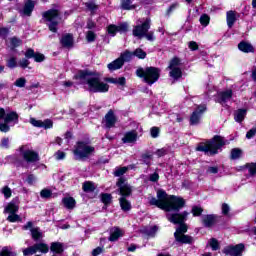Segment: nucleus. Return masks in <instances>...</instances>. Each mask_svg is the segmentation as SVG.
<instances>
[{"mask_svg":"<svg viewBox=\"0 0 256 256\" xmlns=\"http://www.w3.org/2000/svg\"><path fill=\"white\" fill-rule=\"evenodd\" d=\"M127 171H128L127 167L116 168L114 171V175L115 177H121V175H125Z\"/></svg>","mask_w":256,"mask_h":256,"instance_id":"09e8293b","label":"nucleus"},{"mask_svg":"<svg viewBox=\"0 0 256 256\" xmlns=\"http://www.w3.org/2000/svg\"><path fill=\"white\" fill-rule=\"evenodd\" d=\"M200 23H201V25H204L205 27H207V25H209V17L207 16V14H204L200 17Z\"/></svg>","mask_w":256,"mask_h":256,"instance_id":"bf43d9fd","label":"nucleus"},{"mask_svg":"<svg viewBox=\"0 0 256 256\" xmlns=\"http://www.w3.org/2000/svg\"><path fill=\"white\" fill-rule=\"evenodd\" d=\"M138 137H139V134L137 133V130H131L124 134V137L122 138V142L123 143H136Z\"/></svg>","mask_w":256,"mask_h":256,"instance_id":"aec40b11","label":"nucleus"},{"mask_svg":"<svg viewBox=\"0 0 256 256\" xmlns=\"http://www.w3.org/2000/svg\"><path fill=\"white\" fill-rule=\"evenodd\" d=\"M209 245L213 251H217L219 249V241L215 238L210 239Z\"/></svg>","mask_w":256,"mask_h":256,"instance_id":"864d4df0","label":"nucleus"},{"mask_svg":"<svg viewBox=\"0 0 256 256\" xmlns=\"http://www.w3.org/2000/svg\"><path fill=\"white\" fill-rule=\"evenodd\" d=\"M30 123L34 127H41L43 129H51V127H53V121L49 119L41 121V120H36L35 118H31Z\"/></svg>","mask_w":256,"mask_h":256,"instance_id":"a211bd4d","label":"nucleus"},{"mask_svg":"<svg viewBox=\"0 0 256 256\" xmlns=\"http://www.w3.org/2000/svg\"><path fill=\"white\" fill-rule=\"evenodd\" d=\"M136 75L137 77H140V79H144L145 83L148 85H153V83H157V81H159V77H161V70L156 67H140L136 70Z\"/></svg>","mask_w":256,"mask_h":256,"instance_id":"39448f33","label":"nucleus"},{"mask_svg":"<svg viewBox=\"0 0 256 256\" xmlns=\"http://www.w3.org/2000/svg\"><path fill=\"white\" fill-rule=\"evenodd\" d=\"M245 115H247V110L240 109L234 114V119L237 123H241L245 119Z\"/></svg>","mask_w":256,"mask_h":256,"instance_id":"7c9ffc66","label":"nucleus"},{"mask_svg":"<svg viewBox=\"0 0 256 256\" xmlns=\"http://www.w3.org/2000/svg\"><path fill=\"white\" fill-rule=\"evenodd\" d=\"M14 85L15 87L23 88L25 87V85H27V79H25V77H20L16 79V81L14 82Z\"/></svg>","mask_w":256,"mask_h":256,"instance_id":"a19ab883","label":"nucleus"},{"mask_svg":"<svg viewBox=\"0 0 256 256\" xmlns=\"http://www.w3.org/2000/svg\"><path fill=\"white\" fill-rule=\"evenodd\" d=\"M118 31L119 30H118L117 26H115V25L108 26V33H109V35H112V37H115V35L117 34Z\"/></svg>","mask_w":256,"mask_h":256,"instance_id":"5fc2aeb1","label":"nucleus"},{"mask_svg":"<svg viewBox=\"0 0 256 256\" xmlns=\"http://www.w3.org/2000/svg\"><path fill=\"white\" fill-rule=\"evenodd\" d=\"M238 49L239 51H242V53H255V47L247 41H241L238 44Z\"/></svg>","mask_w":256,"mask_h":256,"instance_id":"412c9836","label":"nucleus"},{"mask_svg":"<svg viewBox=\"0 0 256 256\" xmlns=\"http://www.w3.org/2000/svg\"><path fill=\"white\" fill-rule=\"evenodd\" d=\"M43 21L52 33H57V27L61 23V14L57 9H50L42 13Z\"/></svg>","mask_w":256,"mask_h":256,"instance_id":"423d86ee","label":"nucleus"},{"mask_svg":"<svg viewBox=\"0 0 256 256\" xmlns=\"http://www.w3.org/2000/svg\"><path fill=\"white\" fill-rule=\"evenodd\" d=\"M24 256L35 255L37 253L35 245L30 246L22 251Z\"/></svg>","mask_w":256,"mask_h":256,"instance_id":"ea45409f","label":"nucleus"},{"mask_svg":"<svg viewBox=\"0 0 256 256\" xmlns=\"http://www.w3.org/2000/svg\"><path fill=\"white\" fill-rule=\"evenodd\" d=\"M121 7L125 10V11H131L133 9H135V5H133V2L131 0H121Z\"/></svg>","mask_w":256,"mask_h":256,"instance_id":"f704fd0d","label":"nucleus"},{"mask_svg":"<svg viewBox=\"0 0 256 256\" xmlns=\"http://www.w3.org/2000/svg\"><path fill=\"white\" fill-rule=\"evenodd\" d=\"M4 120V123H0V131L2 133L9 132V123H19V114L15 111L6 112L4 108H0V121Z\"/></svg>","mask_w":256,"mask_h":256,"instance_id":"6e6552de","label":"nucleus"},{"mask_svg":"<svg viewBox=\"0 0 256 256\" xmlns=\"http://www.w3.org/2000/svg\"><path fill=\"white\" fill-rule=\"evenodd\" d=\"M35 181H37V178L35 177V175L30 174V175L27 177V183H28V185H33V184L35 183Z\"/></svg>","mask_w":256,"mask_h":256,"instance_id":"0e129e2a","label":"nucleus"},{"mask_svg":"<svg viewBox=\"0 0 256 256\" xmlns=\"http://www.w3.org/2000/svg\"><path fill=\"white\" fill-rule=\"evenodd\" d=\"M158 229L159 228L157 226L150 227L146 229V234L148 235V237H155Z\"/></svg>","mask_w":256,"mask_h":256,"instance_id":"603ef678","label":"nucleus"},{"mask_svg":"<svg viewBox=\"0 0 256 256\" xmlns=\"http://www.w3.org/2000/svg\"><path fill=\"white\" fill-rule=\"evenodd\" d=\"M22 157L27 163H37L39 161V154L33 150L25 149V147L20 148Z\"/></svg>","mask_w":256,"mask_h":256,"instance_id":"ddd939ff","label":"nucleus"},{"mask_svg":"<svg viewBox=\"0 0 256 256\" xmlns=\"http://www.w3.org/2000/svg\"><path fill=\"white\" fill-rule=\"evenodd\" d=\"M119 203L122 211H131V202L126 197L119 198Z\"/></svg>","mask_w":256,"mask_h":256,"instance_id":"c85d7f7f","label":"nucleus"},{"mask_svg":"<svg viewBox=\"0 0 256 256\" xmlns=\"http://www.w3.org/2000/svg\"><path fill=\"white\" fill-rule=\"evenodd\" d=\"M19 211V204L12 200L8 205L5 207L4 213L15 214Z\"/></svg>","mask_w":256,"mask_h":256,"instance_id":"b1692460","label":"nucleus"},{"mask_svg":"<svg viewBox=\"0 0 256 256\" xmlns=\"http://www.w3.org/2000/svg\"><path fill=\"white\" fill-rule=\"evenodd\" d=\"M112 199H113V196H111V194L105 193V194L101 195V201H102V203H104V205H109V203H111Z\"/></svg>","mask_w":256,"mask_h":256,"instance_id":"37998d69","label":"nucleus"},{"mask_svg":"<svg viewBox=\"0 0 256 256\" xmlns=\"http://www.w3.org/2000/svg\"><path fill=\"white\" fill-rule=\"evenodd\" d=\"M82 189L85 193H93V191H95V184L93 182L86 181L83 183Z\"/></svg>","mask_w":256,"mask_h":256,"instance_id":"473e14b6","label":"nucleus"},{"mask_svg":"<svg viewBox=\"0 0 256 256\" xmlns=\"http://www.w3.org/2000/svg\"><path fill=\"white\" fill-rule=\"evenodd\" d=\"M243 249H245V246L243 244H238L236 246L226 247L224 253L230 256H241Z\"/></svg>","mask_w":256,"mask_h":256,"instance_id":"dca6fc26","label":"nucleus"},{"mask_svg":"<svg viewBox=\"0 0 256 256\" xmlns=\"http://www.w3.org/2000/svg\"><path fill=\"white\" fill-rule=\"evenodd\" d=\"M151 29V18H146L142 24H137L133 27L132 34L137 39H147V41H155V32Z\"/></svg>","mask_w":256,"mask_h":256,"instance_id":"20e7f679","label":"nucleus"},{"mask_svg":"<svg viewBox=\"0 0 256 256\" xmlns=\"http://www.w3.org/2000/svg\"><path fill=\"white\" fill-rule=\"evenodd\" d=\"M7 67H9V69H15V67H17V58L15 57H11L7 60L6 62Z\"/></svg>","mask_w":256,"mask_h":256,"instance_id":"a18cd8bd","label":"nucleus"},{"mask_svg":"<svg viewBox=\"0 0 256 256\" xmlns=\"http://www.w3.org/2000/svg\"><path fill=\"white\" fill-rule=\"evenodd\" d=\"M24 231H29L31 232L32 239L34 241H39V239L43 238V232L39 229V227H33V222L29 221L22 227Z\"/></svg>","mask_w":256,"mask_h":256,"instance_id":"4468645a","label":"nucleus"},{"mask_svg":"<svg viewBox=\"0 0 256 256\" xmlns=\"http://www.w3.org/2000/svg\"><path fill=\"white\" fill-rule=\"evenodd\" d=\"M0 256H17V252H13L11 249L4 247L0 252Z\"/></svg>","mask_w":256,"mask_h":256,"instance_id":"79ce46f5","label":"nucleus"},{"mask_svg":"<svg viewBox=\"0 0 256 256\" xmlns=\"http://www.w3.org/2000/svg\"><path fill=\"white\" fill-rule=\"evenodd\" d=\"M123 60H121V58H117L116 60H114L113 62L109 63L107 65L109 71H117V69H121V67H123Z\"/></svg>","mask_w":256,"mask_h":256,"instance_id":"bb28decb","label":"nucleus"},{"mask_svg":"<svg viewBox=\"0 0 256 256\" xmlns=\"http://www.w3.org/2000/svg\"><path fill=\"white\" fill-rule=\"evenodd\" d=\"M132 53H133V56L137 57L138 59H145V57H147V52L143 51V49L141 48H137Z\"/></svg>","mask_w":256,"mask_h":256,"instance_id":"4c0bfd02","label":"nucleus"},{"mask_svg":"<svg viewBox=\"0 0 256 256\" xmlns=\"http://www.w3.org/2000/svg\"><path fill=\"white\" fill-rule=\"evenodd\" d=\"M33 9H35V2L28 0L24 4L22 13H23V15H26L27 17H31V13H33Z\"/></svg>","mask_w":256,"mask_h":256,"instance_id":"5701e85b","label":"nucleus"},{"mask_svg":"<svg viewBox=\"0 0 256 256\" xmlns=\"http://www.w3.org/2000/svg\"><path fill=\"white\" fill-rule=\"evenodd\" d=\"M34 61H36V63H41V62L45 61V55H43L41 53H35Z\"/></svg>","mask_w":256,"mask_h":256,"instance_id":"13d9d810","label":"nucleus"},{"mask_svg":"<svg viewBox=\"0 0 256 256\" xmlns=\"http://www.w3.org/2000/svg\"><path fill=\"white\" fill-rule=\"evenodd\" d=\"M103 253V247H97L92 251L93 256L101 255Z\"/></svg>","mask_w":256,"mask_h":256,"instance_id":"774afa93","label":"nucleus"},{"mask_svg":"<svg viewBox=\"0 0 256 256\" xmlns=\"http://www.w3.org/2000/svg\"><path fill=\"white\" fill-rule=\"evenodd\" d=\"M149 180L152 181V183H157V181H159V174H157V172L151 174Z\"/></svg>","mask_w":256,"mask_h":256,"instance_id":"69168bd1","label":"nucleus"},{"mask_svg":"<svg viewBox=\"0 0 256 256\" xmlns=\"http://www.w3.org/2000/svg\"><path fill=\"white\" fill-rule=\"evenodd\" d=\"M25 57L27 59H34L35 57V51L33 49H28L25 53Z\"/></svg>","mask_w":256,"mask_h":256,"instance_id":"e2e57ef3","label":"nucleus"},{"mask_svg":"<svg viewBox=\"0 0 256 256\" xmlns=\"http://www.w3.org/2000/svg\"><path fill=\"white\" fill-rule=\"evenodd\" d=\"M116 124H117V116L115 115V111L113 109H110L104 116L102 120V125L106 129H113V127H115Z\"/></svg>","mask_w":256,"mask_h":256,"instance_id":"f8f14e48","label":"nucleus"},{"mask_svg":"<svg viewBox=\"0 0 256 256\" xmlns=\"http://www.w3.org/2000/svg\"><path fill=\"white\" fill-rule=\"evenodd\" d=\"M29 63V60L24 58L19 61V67H22V69H27V67H29Z\"/></svg>","mask_w":256,"mask_h":256,"instance_id":"680f3d73","label":"nucleus"},{"mask_svg":"<svg viewBox=\"0 0 256 256\" xmlns=\"http://www.w3.org/2000/svg\"><path fill=\"white\" fill-rule=\"evenodd\" d=\"M151 159H153V154L149 152L142 154V161L145 165H151Z\"/></svg>","mask_w":256,"mask_h":256,"instance_id":"58836bf2","label":"nucleus"},{"mask_svg":"<svg viewBox=\"0 0 256 256\" xmlns=\"http://www.w3.org/2000/svg\"><path fill=\"white\" fill-rule=\"evenodd\" d=\"M1 193L4 195L5 199H9L11 198L13 192L11 191V188H9V186H4L1 189Z\"/></svg>","mask_w":256,"mask_h":256,"instance_id":"c03bdc74","label":"nucleus"},{"mask_svg":"<svg viewBox=\"0 0 256 256\" xmlns=\"http://www.w3.org/2000/svg\"><path fill=\"white\" fill-rule=\"evenodd\" d=\"M86 7L89 9V11H91V13H95L98 9V6L93 2L86 3Z\"/></svg>","mask_w":256,"mask_h":256,"instance_id":"6e6d98bb","label":"nucleus"},{"mask_svg":"<svg viewBox=\"0 0 256 256\" xmlns=\"http://www.w3.org/2000/svg\"><path fill=\"white\" fill-rule=\"evenodd\" d=\"M191 213L193 214V217H199L203 213V208L199 206L192 207Z\"/></svg>","mask_w":256,"mask_h":256,"instance_id":"8fccbe9b","label":"nucleus"},{"mask_svg":"<svg viewBox=\"0 0 256 256\" xmlns=\"http://www.w3.org/2000/svg\"><path fill=\"white\" fill-rule=\"evenodd\" d=\"M206 110L207 107H205V105L198 106L190 117V125H198L199 121H201V117H203V113H205Z\"/></svg>","mask_w":256,"mask_h":256,"instance_id":"2eb2a0df","label":"nucleus"},{"mask_svg":"<svg viewBox=\"0 0 256 256\" xmlns=\"http://www.w3.org/2000/svg\"><path fill=\"white\" fill-rule=\"evenodd\" d=\"M226 19H227V25L229 29L235 25V21H237V12L235 11H228L226 14Z\"/></svg>","mask_w":256,"mask_h":256,"instance_id":"393cba45","label":"nucleus"},{"mask_svg":"<svg viewBox=\"0 0 256 256\" xmlns=\"http://www.w3.org/2000/svg\"><path fill=\"white\" fill-rule=\"evenodd\" d=\"M187 217H189V212L184 211L182 213H168L166 214V219L173 223L174 225H180L176 232L178 235H185L187 233V225L183 224L187 221Z\"/></svg>","mask_w":256,"mask_h":256,"instance_id":"0eeeda50","label":"nucleus"},{"mask_svg":"<svg viewBox=\"0 0 256 256\" xmlns=\"http://www.w3.org/2000/svg\"><path fill=\"white\" fill-rule=\"evenodd\" d=\"M96 38H97V35L95 34V32H93V31L87 32L86 39H87L88 43H93V41H95Z\"/></svg>","mask_w":256,"mask_h":256,"instance_id":"3c124183","label":"nucleus"},{"mask_svg":"<svg viewBox=\"0 0 256 256\" xmlns=\"http://www.w3.org/2000/svg\"><path fill=\"white\" fill-rule=\"evenodd\" d=\"M201 221L204 227L211 228L217 223V216L213 214L203 215Z\"/></svg>","mask_w":256,"mask_h":256,"instance_id":"6ab92c4d","label":"nucleus"},{"mask_svg":"<svg viewBox=\"0 0 256 256\" xmlns=\"http://www.w3.org/2000/svg\"><path fill=\"white\" fill-rule=\"evenodd\" d=\"M118 187V191L122 197H129L131 193L133 192V189L131 188V185L127 183V180L125 178H119L118 182L116 183Z\"/></svg>","mask_w":256,"mask_h":256,"instance_id":"9b49d317","label":"nucleus"},{"mask_svg":"<svg viewBox=\"0 0 256 256\" xmlns=\"http://www.w3.org/2000/svg\"><path fill=\"white\" fill-rule=\"evenodd\" d=\"M7 221H9L10 223H17V222H21V216L17 215V214H10L7 217Z\"/></svg>","mask_w":256,"mask_h":256,"instance_id":"49530a36","label":"nucleus"},{"mask_svg":"<svg viewBox=\"0 0 256 256\" xmlns=\"http://www.w3.org/2000/svg\"><path fill=\"white\" fill-rule=\"evenodd\" d=\"M233 97V90H226L218 93L217 96V103H220L221 105H225L227 101H231V98Z\"/></svg>","mask_w":256,"mask_h":256,"instance_id":"f3484780","label":"nucleus"},{"mask_svg":"<svg viewBox=\"0 0 256 256\" xmlns=\"http://www.w3.org/2000/svg\"><path fill=\"white\" fill-rule=\"evenodd\" d=\"M10 43L12 47H19L22 43L21 39L14 37L10 39Z\"/></svg>","mask_w":256,"mask_h":256,"instance_id":"4d7b16f0","label":"nucleus"},{"mask_svg":"<svg viewBox=\"0 0 256 256\" xmlns=\"http://www.w3.org/2000/svg\"><path fill=\"white\" fill-rule=\"evenodd\" d=\"M93 153H95V147L90 146L86 142H78L74 150V155H76L78 159H87V157L93 155Z\"/></svg>","mask_w":256,"mask_h":256,"instance_id":"1a4fd4ad","label":"nucleus"},{"mask_svg":"<svg viewBox=\"0 0 256 256\" xmlns=\"http://www.w3.org/2000/svg\"><path fill=\"white\" fill-rule=\"evenodd\" d=\"M159 131L158 127H152L150 130L151 137H153V139H157V137H159Z\"/></svg>","mask_w":256,"mask_h":256,"instance_id":"052dcab7","label":"nucleus"},{"mask_svg":"<svg viewBox=\"0 0 256 256\" xmlns=\"http://www.w3.org/2000/svg\"><path fill=\"white\" fill-rule=\"evenodd\" d=\"M119 237H123V230L114 228L111 230L109 241H117Z\"/></svg>","mask_w":256,"mask_h":256,"instance_id":"cd10ccee","label":"nucleus"},{"mask_svg":"<svg viewBox=\"0 0 256 256\" xmlns=\"http://www.w3.org/2000/svg\"><path fill=\"white\" fill-rule=\"evenodd\" d=\"M34 247L36 249V253L37 251L40 253H49V246L45 243H36L34 244Z\"/></svg>","mask_w":256,"mask_h":256,"instance_id":"72a5a7b5","label":"nucleus"},{"mask_svg":"<svg viewBox=\"0 0 256 256\" xmlns=\"http://www.w3.org/2000/svg\"><path fill=\"white\" fill-rule=\"evenodd\" d=\"M133 52H130V51H125L124 53H122L120 55V59L121 61L123 62V64L125 65V63L131 61L133 59Z\"/></svg>","mask_w":256,"mask_h":256,"instance_id":"c9c22d12","label":"nucleus"},{"mask_svg":"<svg viewBox=\"0 0 256 256\" xmlns=\"http://www.w3.org/2000/svg\"><path fill=\"white\" fill-rule=\"evenodd\" d=\"M62 203L66 207V209H75V198L73 197H66L63 198Z\"/></svg>","mask_w":256,"mask_h":256,"instance_id":"c756f323","label":"nucleus"},{"mask_svg":"<svg viewBox=\"0 0 256 256\" xmlns=\"http://www.w3.org/2000/svg\"><path fill=\"white\" fill-rule=\"evenodd\" d=\"M225 145V140L221 136H214L212 140L202 142L198 145L197 151H202L207 155H217L219 149Z\"/></svg>","mask_w":256,"mask_h":256,"instance_id":"7ed1b4c3","label":"nucleus"},{"mask_svg":"<svg viewBox=\"0 0 256 256\" xmlns=\"http://www.w3.org/2000/svg\"><path fill=\"white\" fill-rule=\"evenodd\" d=\"M76 79H79L80 83H82L85 89L90 93H107V91H109V84L101 81V78L92 71H79L76 75Z\"/></svg>","mask_w":256,"mask_h":256,"instance_id":"f03ea898","label":"nucleus"},{"mask_svg":"<svg viewBox=\"0 0 256 256\" xmlns=\"http://www.w3.org/2000/svg\"><path fill=\"white\" fill-rule=\"evenodd\" d=\"M231 208L227 205V203L222 204V213L223 215H228Z\"/></svg>","mask_w":256,"mask_h":256,"instance_id":"338daca9","label":"nucleus"},{"mask_svg":"<svg viewBox=\"0 0 256 256\" xmlns=\"http://www.w3.org/2000/svg\"><path fill=\"white\" fill-rule=\"evenodd\" d=\"M50 251L58 254L63 253V244L60 242H53L50 246Z\"/></svg>","mask_w":256,"mask_h":256,"instance_id":"2f4dec72","label":"nucleus"},{"mask_svg":"<svg viewBox=\"0 0 256 256\" xmlns=\"http://www.w3.org/2000/svg\"><path fill=\"white\" fill-rule=\"evenodd\" d=\"M241 155H243V150L239 148H233L231 150L230 159L232 160L241 159Z\"/></svg>","mask_w":256,"mask_h":256,"instance_id":"e433bc0d","label":"nucleus"},{"mask_svg":"<svg viewBox=\"0 0 256 256\" xmlns=\"http://www.w3.org/2000/svg\"><path fill=\"white\" fill-rule=\"evenodd\" d=\"M52 195H53V192H51V190L49 189H43L40 192V197H42V199H49L51 198Z\"/></svg>","mask_w":256,"mask_h":256,"instance_id":"de8ad7c7","label":"nucleus"},{"mask_svg":"<svg viewBox=\"0 0 256 256\" xmlns=\"http://www.w3.org/2000/svg\"><path fill=\"white\" fill-rule=\"evenodd\" d=\"M149 203L167 212L181 211L185 207V199L175 195H169L165 190L161 189L157 191V198L152 197Z\"/></svg>","mask_w":256,"mask_h":256,"instance_id":"f257e3e1","label":"nucleus"},{"mask_svg":"<svg viewBox=\"0 0 256 256\" xmlns=\"http://www.w3.org/2000/svg\"><path fill=\"white\" fill-rule=\"evenodd\" d=\"M61 43L67 49H71V47H73V35L66 34V35L62 36Z\"/></svg>","mask_w":256,"mask_h":256,"instance_id":"a878e982","label":"nucleus"},{"mask_svg":"<svg viewBox=\"0 0 256 256\" xmlns=\"http://www.w3.org/2000/svg\"><path fill=\"white\" fill-rule=\"evenodd\" d=\"M174 237L178 243L191 245L194 241L193 237L185 234L179 235L178 233H174Z\"/></svg>","mask_w":256,"mask_h":256,"instance_id":"4be33fe9","label":"nucleus"},{"mask_svg":"<svg viewBox=\"0 0 256 256\" xmlns=\"http://www.w3.org/2000/svg\"><path fill=\"white\" fill-rule=\"evenodd\" d=\"M179 65H181V60L177 57H174L168 66V69H170L169 76L172 77L174 81H177L183 77V72L181 71V68H179Z\"/></svg>","mask_w":256,"mask_h":256,"instance_id":"9d476101","label":"nucleus"}]
</instances>
